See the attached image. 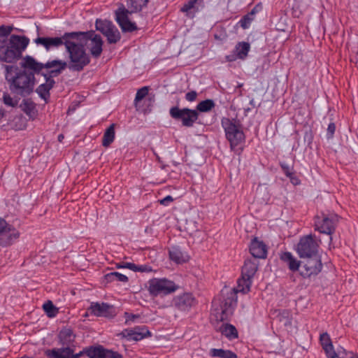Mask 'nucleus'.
<instances>
[{
  "label": "nucleus",
  "instance_id": "423d86ee",
  "mask_svg": "<svg viewBox=\"0 0 358 358\" xmlns=\"http://www.w3.org/2000/svg\"><path fill=\"white\" fill-rule=\"evenodd\" d=\"M178 289V285L166 278H154L148 282V291L152 297L166 296L175 292Z\"/></svg>",
  "mask_w": 358,
  "mask_h": 358
},
{
  "label": "nucleus",
  "instance_id": "c756f323",
  "mask_svg": "<svg viewBox=\"0 0 358 358\" xmlns=\"http://www.w3.org/2000/svg\"><path fill=\"white\" fill-rule=\"evenodd\" d=\"M115 139V124H112L105 131L102 139V145L103 147H108Z\"/></svg>",
  "mask_w": 358,
  "mask_h": 358
},
{
  "label": "nucleus",
  "instance_id": "9b49d317",
  "mask_svg": "<svg viewBox=\"0 0 358 358\" xmlns=\"http://www.w3.org/2000/svg\"><path fill=\"white\" fill-rule=\"evenodd\" d=\"M80 32L83 34L80 35V41L85 43L94 57H99L102 52L103 45L101 36L95 34L94 31Z\"/></svg>",
  "mask_w": 358,
  "mask_h": 358
},
{
  "label": "nucleus",
  "instance_id": "ea45409f",
  "mask_svg": "<svg viewBox=\"0 0 358 358\" xmlns=\"http://www.w3.org/2000/svg\"><path fill=\"white\" fill-rule=\"evenodd\" d=\"M12 30V27L3 25L0 26V42L4 41V39L10 34Z\"/></svg>",
  "mask_w": 358,
  "mask_h": 358
},
{
  "label": "nucleus",
  "instance_id": "c9c22d12",
  "mask_svg": "<svg viewBox=\"0 0 358 358\" xmlns=\"http://www.w3.org/2000/svg\"><path fill=\"white\" fill-rule=\"evenodd\" d=\"M149 91L148 87H143L139 89L136 94V97L134 99V105L137 110H140L141 108V101L145 98L148 95Z\"/></svg>",
  "mask_w": 358,
  "mask_h": 358
},
{
  "label": "nucleus",
  "instance_id": "f8f14e48",
  "mask_svg": "<svg viewBox=\"0 0 358 358\" xmlns=\"http://www.w3.org/2000/svg\"><path fill=\"white\" fill-rule=\"evenodd\" d=\"M96 28L106 36L109 43H116L120 39V34L118 29L110 21L97 20Z\"/></svg>",
  "mask_w": 358,
  "mask_h": 358
},
{
  "label": "nucleus",
  "instance_id": "4468645a",
  "mask_svg": "<svg viewBox=\"0 0 358 358\" xmlns=\"http://www.w3.org/2000/svg\"><path fill=\"white\" fill-rule=\"evenodd\" d=\"M73 32H66L61 37H38L34 40L37 45H43L46 50L52 48H58L62 45L66 46V41L68 40L66 35H71Z\"/></svg>",
  "mask_w": 358,
  "mask_h": 358
},
{
  "label": "nucleus",
  "instance_id": "a878e982",
  "mask_svg": "<svg viewBox=\"0 0 358 358\" xmlns=\"http://www.w3.org/2000/svg\"><path fill=\"white\" fill-rule=\"evenodd\" d=\"M258 268L257 261L247 259L242 267L241 276L252 280Z\"/></svg>",
  "mask_w": 358,
  "mask_h": 358
},
{
  "label": "nucleus",
  "instance_id": "7ed1b4c3",
  "mask_svg": "<svg viewBox=\"0 0 358 358\" xmlns=\"http://www.w3.org/2000/svg\"><path fill=\"white\" fill-rule=\"evenodd\" d=\"M6 79L9 83L10 90L21 96H27L33 92L34 74L26 70H20L17 66H6Z\"/></svg>",
  "mask_w": 358,
  "mask_h": 358
},
{
  "label": "nucleus",
  "instance_id": "72a5a7b5",
  "mask_svg": "<svg viewBox=\"0 0 358 358\" xmlns=\"http://www.w3.org/2000/svg\"><path fill=\"white\" fill-rule=\"evenodd\" d=\"M250 45L247 42H240L236 45V52L239 59H244L250 51Z\"/></svg>",
  "mask_w": 358,
  "mask_h": 358
},
{
  "label": "nucleus",
  "instance_id": "f3484780",
  "mask_svg": "<svg viewBox=\"0 0 358 358\" xmlns=\"http://www.w3.org/2000/svg\"><path fill=\"white\" fill-rule=\"evenodd\" d=\"M91 313L97 317H113L115 315L114 308L106 303L92 302L89 308Z\"/></svg>",
  "mask_w": 358,
  "mask_h": 358
},
{
  "label": "nucleus",
  "instance_id": "c85d7f7f",
  "mask_svg": "<svg viewBox=\"0 0 358 358\" xmlns=\"http://www.w3.org/2000/svg\"><path fill=\"white\" fill-rule=\"evenodd\" d=\"M219 330L222 335L231 340L238 337V331L232 324H222Z\"/></svg>",
  "mask_w": 358,
  "mask_h": 358
},
{
  "label": "nucleus",
  "instance_id": "5701e85b",
  "mask_svg": "<svg viewBox=\"0 0 358 358\" xmlns=\"http://www.w3.org/2000/svg\"><path fill=\"white\" fill-rule=\"evenodd\" d=\"M59 343L62 346L73 347L76 335L73 331L69 328H64L62 329L58 335Z\"/></svg>",
  "mask_w": 358,
  "mask_h": 358
},
{
  "label": "nucleus",
  "instance_id": "79ce46f5",
  "mask_svg": "<svg viewBox=\"0 0 358 358\" xmlns=\"http://www.w3.org/2000/svg\"><path fill=\"white\" fill-rule=\"evenodd\" d=\"M324 350L328 358H338L337 353L334 349L333 345H329V346L324 348Z\"/></svg>",
  "mask_w": 358,
  "mask_h": 358
},
{
  "label": "nucleus",
  "instance_id": "49530a36",
  "mask_svg": "<svg viewBox=\"0 0 358 358\" xmlns=\"http://www.w3.org/2000/svg\"><path fill=\"white\" fill-rule=\"evenodd\" d=\"M138 315L130 314L127 312L124 313L125 324H128L130 322L134 321L135 319L139 318Z\"/></svg>",
  "mask_w": 358,
  "mask_h": 358
},
{
  "label": "nucleus",
  "instance_id": "2f4dec72",
  "mask_svg": "<svg viewBox=\"0 0 358 358\" xmlns=\"http://www.w3.org/2000/svg\"><path fill=\"white\" fill-rule=\"evenodd\" d=\"M104 349L102 346L91 347L83 350V355L89 358H103Z\"/></svg>",
  "mask_w": 358,
  "mask_h": 358
},
{
  "label": "nucleus",
  "instance_id": "f03ea898",
  "mask_svg": "<svg viewBox=\"0 0 358 358\" xmlns=\"http://www.w3.org/2000/svg\"><path fill=\"white\" fill-rule=\"evenodd\" d=\"M66 35V50L69 53V62L68 68L73 71H81L90 62L84 48V43L80 41V31H73Z\"/></svg>",
  "mask_w": 358,
  "mask_h": 358
},
{
  "label": "nucleus",
  "instance_id": "b1692460",
  "mask_svg": "<svg viewBox=\"0 0 358 358\" xmlns=\"http://www.w3.org/2000/svg\"><path fill=\"white\" fill-rule=\"evenodd\" d=\"M44 68L47 69H50V78L53 76H56L61 73V72L64 70L67 66V63L66 62L55 59L50 62H48L46 64H43Z\"/></svg>",
  "mask_w": 358,
  "mask_h": 358
},
{
  "label": "nucleus",
  "instance_id": "9d476101",
  "mask_svg": "<svg viewBox=\"0 0 358 358\" xmlns=\"http://www.w3.org/2000/svg\"><path fill=\"white\" fill-rule=\"evenodd\" d=\"M305 259L301 266L300 275L304 278L317 275L322 270V264L319 255L303 257Z\"/></svg>",
  "mask_w": 358,
  "mask_h": 358
},
{
  "label": "nucleus",
  "instance_id": "5fc2aeb1",
  "mask_svg": "<svg viewBox=\"0 0 358 358\" xmlns=\"http://www.w3.org/2000/svg\"><path fill=\"white\" fill-rule=\"evenodd\" d=\"M280 317H286L287 320L285 322V324L287 325V324H289L290 323V320H289V313L287 312V311H283L282 313H280L279 315H278ZM280 320H281V318H280Z\"/></svg>",
  "mask_w": 358,
  "mask_h": 358
},
{
  "label": "nucleus",
  "instance_id": "6e6d98bb",
  "mask_svg": "<svg viewBox=\"0 0 358 358\" xmlns=\"http://www.w3.org/2000/svg\"><path fill=\"white\" fill-rule=\"evenodd\" d=\"M287 177L293 185H296L300 183V180L294 175V173H292V176H289Z\"/></svg>",
  "mask_w": 358,
  "mask_h": 358
},
{
  "label": "nucleus",
  "instance_id": "a211bd4d",
  "mask_svg": "<svg viewBox=\"0 0 358 358\" xmlns=\"http://www.w3.org/2000/svg\"><path fill=\"white\" fill-rule=\"evenodd\" d=\"M122 337L126 338L128 341H141L150 336V331L145 327H136L134 329H127L122 331Z\"/></svg>",
  "mask_w": 358,
  "mask_h": 358
},
{
  "label": "nucleus",
  "instance_id": "09e8293b",
  "mask_svg": "<svg viewBox=\"0 0 358 358\" xmlns=\"http://www.w3.org/2000/svg\"><path fill=\"white\" fill-rule=\"evenodd\" d=\"M197 97V93L196 91H190L185 94V99L188 101H194Z\"/></svg>",
  "mask_w": 358,
  "mask_h": 358
},
{
  "label": "nucleus",
  "instance_id": "bf43d9fd",
  "mask_svg": "<svg viewBox=\"0 0 358 358\" xmlns=\"http://www.w3.org/2000/svg\"><path fill=\"white\" fill-rule=\"evenodd\" d=\"M117 267L118 268H122V264H117Z\"/></svg>",
  "mask_w": 358,
  "mask_h": 358
},
{
  "label": "nucleus",
  "instance_id": "4be33fe9",
  "mask_svg": "<svg viewBox=\"0 0 358 358\" xmlns=\"http://www.w3.org/2000/svg\"><path fill=\"white\" fill-rule=\"evenodd\" d=\"M170 259L176 264H182L187 262L189 257L188 254L183 251L179 246H173L169 250Z\"/></svg>",
  "mask_w": 358,
  "mask_h": 358
},
{
  "label": "nucleus",
  "instance_id": "412c9836",
  "mask_svg": "<svg viewBox=\"0 0 358 358\" xmlns=\"http://www.w3.org/2000/svg\"><path fill=\"white\" fill-rule=\"evenodd\" d=\"M21 57L18 55V51L10 48L8 45L0 46V60L7 63H12L17 60Z\"/></svg>",
  "mask_w": 358,
  "mask_h": 358
},
{
  "label": "nucleus",
  "instance_id": "a18cd8bd",
  "mask_svg": "<svg viewBox=\"0 0 358 358\" xmlns=\"http://www.w3.org/2000/svg\"><path fill=\"white\" fill-rule=\"evenodd\" d=\"M3 103L8 106H15L16 102H15L13 98L8 94H4L3 96Z\"/></svg>",
  "mask_w": 358,
  "mask_h": 358
},
{
  "label": "nucleus",
  "instance_id": "aec40b11",
  "mask_svg": "<svg viewBox=\"0 0 358 358\" xmlns=\"http://www.w3.org/2000/svg\"><path fill=\"white\" fill-rule=\"evenodd\" d=\"M250 252L255 258L264 259L266 257L267 254L266 245L262 241H259L255 238L250 243Z\"/></svg>",
  "mask_w": 358,
  "mask_h": 358
},
{
  "label": "nucleus",
  "instance_id": "bb28decb",
  "mask_svg": "<svg viewBox=\"0 0 358 358\" xmlns=\"http://www.w3.org/2000/svg\"><path fill=\"white\" fill-rule=\"evenodd\" d=\"M55 85V80L50 78H46L45 83L40 85L37 89L36 92L45 101L50 97V90Z\"/></svg>",
  "mask_w": 358,
  "mask_h": 358
},
{
  "label": "nucleus",
  "instance_id": "4c0bfd02",
  "mask_svg": "<svg viewBox=\"0 0 358 358\" xmlns=\"http://www.w3.org/2000/svg\"><path fill=\"white\" fill-rule=\"evenodd\" d=\"M43 308L49 317H53L58 313L57 308L51 301H48L43 305Z\"/></svg>",
  "mask_w": 358,
  "mask_h": 358
},
{
  "label": "nucleus",
  "instance_id": "58836bf2",
  "mask_svg": "<svg viewBox=\"0 0 358 358\" xmlns=\"http://www.w3.org/2000/svg\"><path fill=\"white\" fill-rule=\"evenodd\" d=\"M253 20L254 17H252V14H247L241 19L239 24L243 29H245L250 27Z\"/></svg>",
  "mask_w": 358,
  "mask_h": 358
},
{
  "label": "nucleus",
  "instance_id": "2eb2a0df",
  "mask_svg": "<svg viewBox=\"0 0 358 358\" xmlns=\"http://www.w3.org/2000/svg\"><path fill=\"white\" fill-rule=\"evenodd\" d=\"M72 347L63 346L61 348L48 350L45 355L48 358H80L83 355V352L74 354Z\"/></svg>",
  "mask_w": 358,
  "mask_h": 358
},
{
  "label": "nucleus",
  "instance_id": "603ef678",
  "mask_svg": "<svg viewBox=\"0 0 358 358\" xmlns=\"http://www.w3.org/2000/svg\"><path fill=\"white\" fill-rule=\"evenodd\" d=\"M173 201V199L171 196H166V197H164V199H161L159 201V203L160 204L162 205H164V206H167L169 205V203L172 202Z\"/></svg>",
  "mask_w": 358,
  "mask_h": 358
},
{
  "label": "nucleus",
  "instance_id": "473e14b6",
  "mask_svg": "<svg viewBox=\"0 0 358 358\" xmlns=\"http://www.w3.org/2000/svg\"><path fill=\"white\" fill-rule=\"evenodd\" d=\"M22 110L32 120H34L37 115V110L35 104L29 100L23 101L22 105Z\"/></svg>",
  "mask_w": 358,
  "mask_h": 358
},
{
  "label": "nucleus",
  "instance_id": "c03bdc74",
  "mask_svg": "<svg viewBox=\"0 0 358 358\" xmlns=\"http://www.w3.org/2000/svg\"><path fill=\"white\" fill-rule=\"evenodd\" d=\"M280 166H281L284 173L287 176H292V174L294 173L292 166H289L287 164H286L285 162H280Z\"/></svg>",
  "mask_w": 358,
  "mask_h": 358
},
{
  "label": "nucleus",
  "instance_id": "8fccbe9b",
  "mask_svg": "<svg viewBox=\"0 0 358 358\" xmlns=\"http://www.w3.org/2000/svg\"><path fill=\"white\" fill-rule=\"evenodd\" d=\"M335 130H336L335 124L334 122H331L330 124H329L328 128H327V135H328L329 138L333 137Z\"/></svg>",
  "mask_w": 358,
  "mask_h": 358
},
{
  "label": "nucleus",
  "instance_id": "393cba45",
  "mask_svg": "<svg viewBox=\"0 0 358 358\" xmlns=\"http://www.w3.org/2000/svg\"><path fill=\"white\" fill-rule=\"evenodd\" d=\"M280 259L285 262L289 269L293 272L299 271L301 266V262L297 260L296 257L289 252H285L280 254Z\"/></svg>",
  "mask_w": 358,
  "mask_h": 358
},
{
  "label": "nucleus",
  "instance_id": "052dcab7",
  "mask_svg": "<svg viewBox=\"0 0 358 358\" xmlns=\"http://www.w3.org/2000/svg\"><path fill=\"white\" fill-rule=\"evenodd\" d=\"M329 240H330V242H331V241H332V237L331 236L329 237Z\"/></svg>",
  "mask_w": 358,
  "mask_h": 358
},
{
  "label": "nucleus",
  "instance_id": "3c124183",
  "mask_svg": "<svg viewBox=\"0 0 358 358\" xmlns=\"http://www.w3.org/2000/svg\"><path fill=\"white\" fill-rule=\"evenodd\" d=\"M10 224H8L6 220L0 217V233L4 229H8Z\"/></svg>",
  "mask_w": 358,
  "mask_h": 358
},
{
  "label": "nucleus",
  "instance_id": "1a4fd4ad",
  "mask_svg": "<svg viewBox=\"0 0 358 358\" xmlns=\"http://www.w3.org/2000/svg\"><path fill=\"white\" fill-rule=\"evenodd\" d=\"M339 217L336 214H324L317 216L315 220V229L320 233L331 235L334 233Z\"/></svg>",
  "mask_w": 358,
  "mask_h": 358
},
{
  "label": "nucleus",
  "instance_id": "0eeeda50",
  "mask_svg": "<svg viewBox=\"0 0 358 358\" xmlns=\"http://www.w3.org/2000/svg\"><path fill=\"white\" fill-rule=\"evenodd\" d=\"M320 241L315 240V236L308 234L301 237L296 245V252L301 257H310L318 255V248Z\"/></svg>",
  "mask_w": 358,
  "mask_h": 358
},
{
  "label": "nucleus",
  "instance_id": "13d9d810",
  "mask_svg": "<svg viewBox=\"0 0 358 358\" xmlns=\"http://www.w3.org/2000/svg\"><path fill=\"white\" fill-rule=\"evenodd\" d=\"M64 135H63V134H59V135L58 136V141H59V142H62V140L64 139Z\"/></svg>",
  "mask_w": 358,
  "mask_h": 358
},
{
  "label": "nucleus",
  "instance_id": "de8ad7c7",
  "mask_svg": "<svg viewBox=\"0 0 358 358\" xmlns=\"http://www.w3.org/2000/svg\"><path fill=\"white\" fill-rule=\"evenodd\" d=\"M152 271L151 266L148 265H136V268L135 271H140V272H145V273H149Z\"/></svg>",
  "mask_w": 358,
  "mask_h": 358
},
{
  "label": "nucleus",
  "instance_id": "a19ab883",
  "mask_svg": "<svg viewBox=\"0 0 358 358\" xmlns=\"http://www.w3.org/2000/svg\"><path fill=\"white\" fill-rule=\"evenodd\" d=\"M320 340L323 349L329 346V345H332L331 338L327 333L321 334Z\"/></svg>",
  "mask_w": 358,
  "mask_h": 358
},
{
  "label": "nucleus",
  "instance_id": "864d4df0",
  "mask_svg": "<svg viewBox=\"0 0 358 358\" xmlns=\"http://www.w3.org/2000/svg\"><path fill=\"white\" fill-rule=\"evenodd\" d=\"M122 268H129L131 271H135V270L136 268V265L133 263L126 262V263H122Z\"/></svg>",
  "mask_w": 358,
  "mask_h": 358
},
{
  "label": "nucleus",
  "instance_id": "cd10ccee",
  "mask_svg": "<svg viewBox=\"0 0 358 358\" xmlns=\"http://www.w3.org/2000/svg\"><path fill=\"white\" fill-rule=\"evenodd\" d=\"M21 66L25 69H30L34 73H39L44 69L43 64L36 62L32 57L26 56L23 58Z\"/></svg>",
  "mask_w": 358,
  "mask_h": 358
},
{
  "label": "nucleus",
  "instance_id": "f704fd0d",
  "mask_svg": "<svg viewBox=\"0 0 358 358\" xmlns=\"http://www.w3.org/2000/svg\"><path fill=\"white\" fill-rule=\"evenodd\" d=\"M215 106V103L212 99H206L199 102L196 106V110L201 113L210 111Z\"/></svg>",
  "mask_w": 358,
  "mask_h": 358
},
{
  "label": "nucleus",
  "instance_id": "20e7f679",
  "mask_svg": "<svg viewBox=\"0 0 358 358\" xmlns=\"http://www.w3.org/2000/svg\"><path fill=\"white\" fill-rule=\"evenodd\" d=\"M149 0H127V9L124 6L115 12L116 20L124 31H132L137 29L136 24L129 20V14L141 11L145 7Z\"/></svg>",
  "mask_w": 358,
  "mask_h": 358
},
{
  "label": "nucleus",
  "instance_id": "37998d69",
  "mask_svg": "<svg viewBox=\"0 0 358 358\" xmlns=\"http://www.w3.org/2000/svg\"><path fill=\"white\" fill-rule=\"evenodd\" d=\"M103 358H123L117 352L104 349Z\"/></svg>",
  "mask_w": 358,
  "mask_h": 358
},
{
  "label": "nucleus",
  "instance_id": "ddd939ff",
  "mask_svg": "<svg viewBox=\"0 0 358 358\" xmlns=\"http://www.w3.org/2000/svg\"><path fill=\"white\" fill-rule=\"evenodd\" d=\"M196 303V299L191 293H183L173 299V306L180 311H189Z\"/></svg>",
  "mask_w": 358,
  "mask_h": 358
},
{
  "label": "nucleus",
  "instance_id": "4d7b16f0",
  "mask_svg": "<svg viewBox=\"0 0 358 358\" xmlns=\"http://www.w3.org/2000/svg\"><path fill=\"white\" fill-rule=\"evenodd\" d=\"M257 10H256V8H254L250 13H249L248 14H252V17H254V15H255Z\"/></svg>",
  "mask_w": 358,
  "mask_h": 358
},
{
  "label": "nucleus",
  "instance_id": "7c9ffc66",
  "mask_svg": "<svg viewBox=\"0 0 358 358\" xmlns=\"http://www.w3.org/2000/svg\"><path fill=\"white\" fill-rule=\"evenodd\" d=\"M210 355L219 358H238L237 355L231 350L213 348L210 350Z\"/></svg>",
  "mask_w": 358,
  "mask_h": 358
},
{
  "label": "nucleus",
  "instance_id": "39448f33",
  "mask_svg": "<svg viewBox=\"0 0 358 358\" xmlns=\"http://www.w3.org/2000/svg\"><path fill=\"white\" fill-rule=\"evenodd\" d=\"M221 124L232 150H234L238 146H241L245 143V136L239 120L234 118L223 117L221 120Z\"/></svg>",
  "mask_w": 358,
  "mask_h": 358
},
{
  "label": "nucleus",
  "instance_id": "f257e3e1",
  "mask_svg": "<svg viewBox=\"0 0 358 358\" xmlns=\"http://www.w3.org/2000/svg\"><path fill=\"white\" fill-rule=\"evenodd\" d=\"M252 280L241 276L238 280L237 287L234 289H224L212 303L213 311L217 320H227L233 314L237 303L236 294H247L250 290Z\"/></svg>",
  "mask_w": 358,
  "mask_h": 358
},
{
  "label": "nucleus",
  "instance_id": "6e6552de",
  "mask_svg": "<svg viewBox=\"0 0 358 358\" xmlns=\"http://www.w3.org/2000/svg\"><path fill=\"white\" fill-rule=\"evenodd\" d=\"M169 113L172 118L180 120L182 126L186 127H192L199 117V113L196 110L187 108L180 109L174 106L171 108Z\"/></svg>",
  "mask_w": 358,
  "mask_h": 358
},
{
  "label": "nucleus",
  "instance_id": "e433bc0d",
  "mask_svg": "<svg viewBox=\"0 0 358 358\" xmlns=\"http://www.w3.org/2000/svg\"><path fill=\"white\" fill-rule=\"evenodd\" d=\"M105 279L108 282H111L114 281L127 282L128 281V278L125 275H123L118 272H112L106 274L105 275Z\"/></svg>",
  "mask_w": 358,
  "mask_h": 358
},
{
  "label": "nucleus",
  "instance_id": "dca6fc26",
  "mask_svg": "<svg viewBox=\"0 0 358 358\" xmlns=\"http://www.w3.org/2000/svg\"><path fill=\"white\" fill-rule=\"evenodd\" d=\"M20 237V232L11 224L8 229L0 233V246L8 247L13 244Z\"/></svg>",
  "mask_w": 358,
  "mask_h": 358
},
{
  "label": "nucleus",
  "instance_id": "6ab92c4d",
  "mask_svg": "<svg viewBox=\"0 0 358 358\" xmlns=\"http://www.w3.org/2000/svg\"><path fill=\"white\" fill-rule=\"evenodd\" d=\"M29 42V40L26 36L11 35L7 45H8L10 48L18 51V55L21 57L22 52L27 47Z\"/></svg>",
  "mask_w": 358,
  "mask_h": 358
}]
</instances>
